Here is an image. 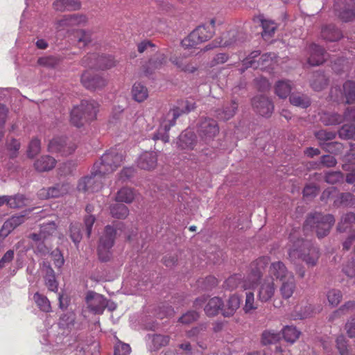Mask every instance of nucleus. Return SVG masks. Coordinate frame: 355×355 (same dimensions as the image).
<instances>
[{
  "instance_id": "6e6552de",
  "label": "nucleus",
  "mask_w": 355,
  "mask_h": 355,
  "mask_svg": "<svg viewBox=\"0 0 355 355\" xmlns=\"http://www.w3.org/2000/svg\"><path fill=\"white\" fill-rule=\"evenodd\" d=\"M123 227V223H118L116 229L111 225L105 226L98 246V255L101 261L106 262L110 259V249L114 244L116 230H121Z\"/></svg>"
},
{
  "instance_id": "1a4fd4ad",
  "label": "nucleus",
  "mask_w": 355,
  "mask_h": 355,
  "mask_svg": "<svg viewBox=\"0 0 355 355\" xmlns=\"http://www.w3.org/2000/svg\"><path fill=\"white\" fill-rule=\"evenodd\" d=\"M259 55L260 52L254 51L244 59L243 67L240 69L241 73H243L248 68L263 69L264 67L270 65L273 59L275 58V54L273 53H265L260 57Z\"/></svg>"
},
{
  "instance_id": "774afa93",
  "label": "nucleus",
  "mask_w": 355,
  "mask_h": 355,
  "mask_svg": "<svg viewBox=\"0 0 355 355\" xmlns=\"http://www.w3.org/2000/svg\"><path fill=\"white\" fill-rule=\"evenodd\" d=\"M199 318V314L196 311H189L183 314L179 319V322L182 324H189L196 321Z\"/></svg>"
},
{
  "instance_id": "e433bc0d",
  "label": "nucleus",
  "mask_w": 355,
  "mask_h": 355,
  "mask_svg": "<svg viewBox=\"0 0 355 355\" xmlns=\"http://www.w3.org/2000/svg\"><path fill=\"white\" fill-rule=\"evenodd\" d=\"M132 98L139 103L144 102L148 97L147 87L141 83H135L132 87Z\"/></svg>"
},
{
  "instance_id": "5701e85b",
  "label": "nucleus",
  "mask_w": 355,
  "mask_h": 355,
  "mask_svg": "<svg viewBox=\"0 0 355 355\" xmlns=\"http://www.w3.org/2000/svg\"><path fill=\"white\" fill-rule=\"evenodd\" d=\"M70 189L69 183L56 184L55 186L48 189H42L38 195L42 198H58L67 193Z\"/></svg>"
},
{
  "instance_id": "b1692460",
  "label": "nucleus",
  "mask_w": 355,
  "mask_h": 355,
  "mask_svg": "<svg viewBox=\"0 0 355 355\" xmlns=\"http://www.w3.org/2000/svg\"><path fill=\"white\" fill-rule=\"evenodd\" d=\"M309 56L308 63L311 66L322 64L326 60V52L324 49L315 44H311L308 48Z\"/></svg>"
},
{
  "instance_id": "6ab92c4d",
  "label": "nucleus",
  "mask_w": 355,
  "mask_h": 355,
  "mask_svg": "<svg viewBox=\"0 0 355 355\" xmlns=\"http://www.w3.org/2000/svg\"><path fill=\"white\" fill-rule=\"evenodd\" d=\"M275 291L276 286L273 280L266 278L259 284L257 298L261 302H268L274 297Z\"/></svg>"
},
{
  "instance_id": "09e8293b",
  "label": "nucleus",
  "mask_w": 355,
  "mask_h": 355,
  "mask_svg": "<svg viewBox=\"0 0 355 355\" xmlns=\"http://www.w3.org/2000/svg\"><path fill=\"white\" fill-rule=\"evenodd\" d=\"M292 85L289 81L279 80L275 87V94L281 98H286L290 94Z\"/></svg>"
},
{
  "instance_id": "2eb2a0df",
  "label": "nucleus",
  "mask_w": 355,
  "mask_h": 355,
  "mask_svg": "<svg viewBox=\"0 0 355 355\" xmlns=\"http://www.w3.org/2000/svg\"><path fill=\"white\" fill-rule=\"evenodd\" d=\"M330 96L334 101H339L341 98H345V103L352 104L355 101V82L347 80L343 84V92L337 87L331 88Z\"/></svg>"
},
{
  "instance_id": "423d86ee",
  "label": "nucleus",
  "mask_w": 355,
  "mask_h": 355,
  "mask_svg": "<svg viewBox=\"0 0 355 355\" xmlns=\"http://www.w3.org/2000/svg\"><path fill=\"white\" fill-rule=\"evenodd\" d=\"M124 161V155L122 152L116 149H110L104 153L100 160L94 163L96 171L105 175L115 171Z\"/></svg>"
},
{
  "instance_id": "603ef678",
  "label": "nucleus",
  "mask_w": 355,
  "mask_h": 355,
  "mask_svg": "<svg viewBox=\"0 0 355 355\" xmlns=\"http://www.w3.org/2000/svg\"><path fill=\"white\" fill-rule=\"evenodd\" d=\"M110 214L114 218L124 219L129 215V209L123 204H114L110 207Z\"/></svg>"
},
{
  "instance_id": "3c124183",
  "label": "nucleus",
  "mask_w": 355,
  "mask_h": 355,
  "mask_svg": "<svg viewBox=\"0 0 355 355\" xmlns=\"http://www.w3.org/2000/svg\"><path fill=\"white\" fill-rule=\"evenodd\" d=\"M314 135L318 140L320 146L323 148L327 141H331L336 138V133L334 131H328L327 130H320L315 132Z\"/></svg>"
},
{
  "instance_id": "4468645a",
  "label": "nucleus",
  "mask_w": 355,
  "mask_h": 355,
  "mask_svg": "<svg viewBox=\"0 0 355 355\" xmlns=\"http://www.w3.org/2000/svg\"><path fill=\"white\" fill-rule=\"evenodd\" d=\"M338 17L345 22L355 19V3L353 0H340L334 5Z\"/></svg>"
},
{
  "instance_id": "473e14b6",
  "label": "nucleus",
  "mask_w": 355,
  "mask_h": 355,
  "mask_svg": "<svg viewBox=\"0 0 355 355\" xmlns=\"http://www.w3.org/2000/svg\"><path fill=\"white\" fill-rule=\"evenodd\" d=\"M255 22L260 23L263 28L262 37L264 38L270 37L275 33L277 28L276 24L271 20L265 19L263 16L259 15L254 18Z\"/></svg>"
},
{
  "instance_id": "a211bd4d",
  "label": "nucleus",
  "mask_w": 355,
  "mask_h": 355,
  "mask_svg": "<svg viewBox=\"0 0 355 355\" xmlns=\"http://www.w3.org/2000/svg\"><path fill=\"white\" fill-rule=\"evenodd\" d=\"M88 308L95 314H102L107 306L105 298L98 293L89 291L86 295Z\"/></svg>"
},
{
  "instance_id": "a18cd8bd",
  "label": "nucleus",
  "mask_w": 355,
  "mask_h": 355,
  "mask_svg": "<svg viewBox=\"0 0 355 355\" xmlns=\"http://www.w3.org/2000/svg\"><path fill=\"white\" fill-rule=\"evenodd\" d=\"M289 100L292 105L302 108H306L311 105L309 97L302 94H292Z\"/></svg>"
},
{
  "instance_id": "864d4df0",
  "label": "nucleus",
  "mask_w": 355,
  "mask_h": 355,
  "mask_svg": "<svg viewBox=\"0 0 355 355\" xmlns=\"http://www.w3.org/2000/svg\"><path fill=\"white\" fill-rule=\"evenodd\" d=\"M33 300L36 303L37 306L42 311H44L45 313H49L51 311V306L50 301L44 295H42L37 292L33 295Z\"/></svg>"
},
{
  "instance_id": "c756f323",
  "label": "nucleus",
  "mask_w": 355,
  "mask_h": 355,
  "mask_svg": "<svg viewBox=\"0 0 355 355\" xmlns=\"http://www.w3.org/2000/svg\"><path fill=\"white\" fill-rule=\"evenodd\" d=\"M320 35L323 40L329 42L338 41L343 37L340 30L334 24L323 26L321 28Z\"/></svg>"
},
{
  "instance_id": "9d476101",
  "label": "nucleus",
  "mask_w": 355,
  "mask_h": 355,
  "mask_svg": "<svg viewBox=\"0 0 355 355\" xmlns=\"http://www.w3.org/2000/svg\"><path fill=\"white\" fill-rule=\"evenodd\" d=\"M82 65L85 67L99 70H107L116 65V61L112 55L89 53L84 56L81 60Z\"/></svg>"
},
{
  "instance_id": "0e129e2a",
  "label": "nucleus",
  "mask_w": 355,
  "mask_h": 355,
  "mask_svg": "<svg viewBox=\"0 0 355 355\" xmlns=\"http://www.w3.org/2000/svg\"><path fill=\"white\" fill-rule=\"evenodd\" d=\"M42 235L43 238L46 239L49 236H52L56 232L57 225L54 221H49L46 223H43L40 227Z\"/></svg>"
},
{
  "instance_id": "bb28decb",
  "label": "nucleus",
  "mask_w": 355,
  "mask_h": 355,
  "mask_svg": "<svg viewBox=\"0 0 355 355\" xmlns=\"http://www.w3.org/2000/svg\"><path fill=\"white\" fill-rule=\"evenodd\" d=\"M25 221L24 215H15L4 222L0 230V237L4 239L15 228L22 224Z\"/></svg>"
},
{
  "instance_id": "7ed1b4c3",
  "label": "nucleus",
  "mask_w": 355,
  "mask_h": 355,
  "mask_svg": "<svg viewBox=\"0 0 355 355\" xmlns=\"http://www.w3.org/2000/svg\"><path fill=\"white\" fill-rule=\"evenodd\" d=\"M288 257L291 262L302 259L308 266H316L320 257L319 250L311 242L304 239H297L288 251Z\"/></svg>"
},
{
  "instance_id": "f704fd0d",
  "label": "nucleus",
  "mask_w": 355,
  "mask_h": 355,
  "mask_svg": "<svg viewBox=\"0 0 355 355\" xmlns=\"http://www.w3.org/2000/svg\"><path fill=\"white\" fill-rule=\"evenodd\" d=\"M196 144V136L191 131L182 132L179 137L178 145L182 149H193Z\"/></svg>"
},
{
  "instance_id": "a19ab883",
  "label": "nucleus",
  "mask_w": 355,
  "mask_h": 355,
  "mask_svg": "<svg viewBox=\"0 0 355 355\" xmlns=\"http://www.w3.org/2000/svg\"><path fill=\"white\" fill-rule=\"evenodd\" d=\"M336 347L340 355H354L352 348L348 344V340L343 335L337 336Z\"/></svg>"
},
{
  "instance_id": "2f4dec72",
  "label": "nucleus",
  "mask_w": 355,
  "mask_h": 355,
  "mask_svg": "<svg viewBox=\"0 0 355 355\" xmlns=\"http://www.w3.org/2000/svg\"><path fill=\"white\" fill-rule=\"evenodd\" d=\"M55 164L56 160L53 157L43 155L35 162L34 167L39 172L49 171L55 167Z\"/></svg>"
},
{
  "instance_id": "ea45409f",
  "label": "nucleus",
  "mask_w": 355,
  "mask_h": 355,
  "mask_svg": "<svg viewBox=\"0 0 355 355\" xmlns=\"http://www.w3.org/2000/svg\"><path fill=\"white\" fill-rule=\"evenodd\" d=\"M170 61L180 71L193 73L196 67L184 58L171 57Z\"/></svg>"
},
{
  "instance_id": "338daca9",
  "label": "nucleus",
  "mask_w": 355,
  "mask_h": 355,
  "mask_svg": "<svg viewBox=\"0 0 355 355\" xmlns=\"http://www.w3.org/2000/svg\"><path fill=\"white\" fill-rule=\"evenodd\" d=\"M344 175L340 171L328 172L324 175V180L327 183L334 184L343 180Z\"/></svg>"
},
{
  "instance_id": "f3484780",
  "label": "nucleus",
  "mask_w": 355,
  "mask_h": 355,
  "mask_svg": "<svg viewBox=\"0 0 355 355\" xmlns=\"http://www.w3.org/2000/svg\"><path fill=\"white\" fill-rule=\"evenodd\" d=\"M252 105L257 113L265 117L270 116L274 110L271 101L262 95L254 96L252 100Z\"/></svg>"
},
{
  "instance_id": "ddd939ff",
  "label": "nucleus",
  "mask_w": 355,
  "mask_h": 355,
  "mask_svg": "<svg viewBox=\"0 0 355 355\" xmlns=\"http://www.w3.org/2000/svg\"><path fill=\"white\" fill-rule=\"evenodd\" d=\"M80 82L85 88L90 91L102 89L107 85L106 78L89 71L83 73Z\"/></svg>"
},
{
  "instance_id": "680f3d73",
  "label": "nucleus",
  "mask_w": 355,
  "mask_h": 355,
  "mask_svg": "<svg viewBox=\"0 0 355 355\" xmlns=\"http://www.w3.org/2000/svg\"><path fill=\"white\" fill-rule=\"evenodd\" d=\"M59 62V59L55 56L49 55L39 58L37 64L46 68H55Z\"/></svg>"
},
{
  "instance_id": "4c0bfd02",
  "label": "nucleus",
  "mask_w": 355,
  "mask_h": 355,
  "mask_svg": "<svg viewBox=\"0 0 355 355\" xmlns=\"http://www.w3.org/2000/svg\"><path fill=\"white\" fill-rule=\"evenodd\" d=\"M336 207H352L355 205V196L349 192L340 193L334 201Z\"/></svg>"
},
{
  "instance_id": "79ce46f5",
  "label": "nucleus",
  "mask_w": 355,
  "mask_h": 355,
  "mask_svg": "<svg viewBox=\"0 0 355 355\" xmlns=\"http://www.w3.org/2000/svg\"><path fill=\"white\" fill-rule=\"evenodd\" d=\"M354 311H355V301L346 302L339 309L333 312L329 320L334 321L335 319L340 318Z\"/></svg>"
},
{
  "instance_id": "4d7b16f0",
  "label": "nucleus",
  "mask_w": 355,
  "mask_h": 355,
  "mask_svg": "<svg viewBox=\"0 0 355 355\" xmlns=\"http://www.w3.org/2000/svg\"><path fill=\"white\" fill-rule=\"evenodd\" d=\"M170 341L169 336L155 334L152 337V343L155 350L159 349L161 347L166 346Z\"/></svg>"
},
{
  "instance_id": "052dcab7",
  "label": "nucleus",
  "mask_w": 355,
  "mask_h": 355,
  "mask_svg": "<svg viewBox=\"0 0 355 355\" xmlns=\"http://www.w3.org/2000/svg\"><path fill=\"white\" fill-rule=\"evenodd\" d=\"M338 135L341 139H352L355 135V125L345 124L343 125L338 130Z\"/></svg>"
},
{
  "instance_id": "c03bdc74",
  "label": "nucleus",
  "mask_w": 355,
  "mask_h": 355,
  "mask_svg": "<svg viewBox=\"0 0 355 355\" xmlns=\"http://www.w3.org/2000/svg\"><path fill=\"white\" fill-rule=\"evenodd\" d=\"M327 85L328 79L324 73L317 72L313 74V79L311 82V87L313 89L320 92L324 89Z\"/></svg>"
},
{
  "instance_id": "5fc2aeb1",
  "label": "nucleus",
  "mask_w": 355,
  "mask_h": 355,
  "mask_svg": "<svg viewBox=\"0 0 355 355\" xmlns=\"http://www.w3.org/2000/svg\"><path fill=\"white\" fill-rule=\"evenodd\" d=\"M280 339V334L274 330H265L261 335V343L264 345H270Z\"/></svg>"
},
{
  "instance_id": "393cba45",
  "label": "nucleus",
  "mask_w": 355,
  "mask_h": 355,
  "mask_svg": "<svg viewBox=\"0 0 355 355\" xmlns=\"http://www.w3.org/2000/svg\"><path fill=\"white\" fill-rule=\"evenodd\" d=\"M157 163V155L155 152L146 151L143 153L137 160V166L141 169L144 170H153L154 169Z\"/></svg>"
},
{
  "instance_id": "58836bf2",
  "label": "nucleus",
  "mask_w": 355,
  "mask_h": 355,
  "mask_svg": "<svg viewBox=\"0 0 355 355\" xmlns=\"http://www.w3.org/2000/svg\"><path fill=\"white\" fill-rule=\"evenodd\" d=\"M136 196L134 189L129 187L121 188L116 193L115 200L130 204L133 202Z\"/></svg>"
},
{
  "instance_id": "9b49d317",
  "label": "nucleus",
  "mask_w": 355,
  "mask_h": 355,
  "mask_svg": "<svg viewBox=\"0 0 355 355\" xmlns=\"http://www.w3.org/2000/svg\"><path fill=\"white\" fill-rule=\"evenodd\" d=\"M93 166L91 175L81 178L78 184L77 189L83 192H96L101 190L104 184L103 180L105 175L96 171Z\"/></svg>"
},
{
  "instance_id": "c9c22d12",
  "label": "nucleus",
  "mask_w": 355,
  "mask_h": 355,
  "mask_svg": "<svg viewBox=\"0 0 355 355\" xmlns=\"http://www.w3.org/2000/svg\"><path fill=\"white\" fill-rule=\"evenodd\" d=\"M223 306V300L219 297H214L208 301L204 310L207 315L215 316L218 314L220 311L222 312Z\"/></svg>"
},
{
  "instance_id": "cd10ccee",
  "label": "nucleus",
  "mask_w": 355,
  "mask_h": 355,
  "mask_svg": "<svg viewBox=\"0 0 355 355\" xmlns=\"http://www.w3.org/2000/svg\"><path fill=\"white\" fill-rule=\"evenodd\" d=\"M281 285L279 286V292L281 296L284 300L290 299L296 289V282L294 275H290L288 278L281 281Z\"/></svg>"
},
{
  "instance_id": "72a5a7b5",
  "label": "nucleus",
  "mask_w": 355,
  "mask_h": 355,
  "mask_svg": "<svg viewBox=\"0 0 355 355\" xmlns=\"http://www.w3.org/2000/svg\"><path fill=\"white\" fill-rule=\"evenodd\" d=\"M355 223V213L352 211L347 212L341 216L340 222L337 225V230L339 232H345L354 230L352 225Z\"/></svg>"
},
{
  "instance_id": "dca6fc26",
  "label": "nucleus",
  "mask_w": 355,
  "mask_h": 355,
  "mask_svg": "<svg viewBox=\"0 0 355 355\" xmlns=\"http://www.w3.org/2000/svg\"><path fill=\"white\" fill-rule=\"evenodd\" d=\"M87 21V18L84 15H63L60 19L56 21L55 28L58 31H60L69 27L85 25Z\"/></svg>"
},
{
  "instance_id": "6e6d98bb",
  "label": "nucleus",
  "mask_w": 355,
  "mask_h": 355,
  "mask_svg": "<svg viewBox=\"0 0 355 355\" xmlns=\"http://www.w3.org/2000/svg\"><path fill=\"white\" fill-rule=\"evenodd\" d=\"M257 308L258 306L255 302L254 293L251 291L247 292L245 294V304L243 308V311L245 313H250Z\"/></svg>"
},
{
  "instance_id": "f03ea898",
  "label": "nucleus",
  "mask_w": 355,
  "mask_h": 355,
  "mask_svg": "<svg viewBox=\"0 0 355 355\" xmlns=\"http://www.w3.org/2000/svg\"><path fill=\"white\" fill-rule=\"evenodd\" d=\"M182 108L180 107H174L171 109L162 121L157 132L154 134L153 139L156 140H162L164 143L169 141L168 131L171 128L174 126L177 119L182 114L190 112L196 107L195 103L189 101H182Z\"/></svg>"
},
{
  "instance_id": "f8f14e48",
  "label": "nucleus",
  "mask_w": 355,
  "mask_h": 355,
  "mask_svg": "<svg viewBox=\"0 0 355 355\" xmlns=\"http://www.w3.org/2000/svg\"><path fill=\"white\" fill-rule=\"evenodd\" d=\"M76 148V146L73 142L63 137H53L48 144V150L50 153L60 154L62 156L72 154Z\"/></svg>"
},
{
  "instance_id": "c85d7f7f",
  "label": "nucleus",
  "mask_w": 355,
  "mask_h": 355,
  "mask_svg": "<svg viewBox=\"0 0 355 355\" xmlns=\"http://www.w3.org/2000/svg\"><path fill=\"white\" fill-rule=\"evenodd\" d=\"M241 298L236 294L231 295L226 302L223 304L222 309V315L224 317H231L234 315L236 310L240 307Z\"/></svg>"
},
{
  "instance_id": "0eeeda50",
  "label": "nucleus",
  "mask_w": 355,
  "mask_h": 355,
  "mask_svg": "<svg viewBox=\"0 0 355 355\" xmlns=\"http://www.w3.org/2000/svg\"><path fill=\"white\" fill-rule=\"evenodd\" d=\"M215 22V19H211L209 24L198 26L182 40V46L187 49L193 48L211 39L214 33Z\"/></svg>"
},
{
  "instance_id": "bf43d9fd",
  "label": "nucleus",
  "mask_w": 355,
  "mask_h": 355,
  "mask_svg": "<svg viewBox=\"0 0 355 355\" xmlns=\"http://www.w3.org/2000/svg\"><path fill=\"white\" fill-rule=\"evenodd\" d=\"M327 297L329 303L331 306H336L340 302L343 298V294L340 290L333 288L327 292Z\"/></svg>"
},
{
  "instance_id": "69168bd1",
  "label": "nucleus",
  "mask_w": 355,
  "mask_h": 355,
  "mask_svg": "<svg viewBox=\"0 0 355 355\" xmlns=\"http://www.w3.org/2000/svg\"><path fill=\"white\" fill-rule=\"evenodd\" d=\"M41 150V141L37 138H33L29 143L27 150V155L30 158H33Z\"/></svg>"
},
{
  "instance_id": "39448f33",
  "label": "nucleus",
  "mask_w": 355,
  "mask_h": 355,
  "mask_svg": "<svg viewBox=\"0 0 355 355\" xmlns=\"http://www.w3.org/2000/svg\"><path fill=\"white\" fill-rule=\"evenodd\" d=\"M334 223L335 218L332 214L315 212L307 216L304 230L315 229L317 236L320 239L327 236Z\"/></svg>"
},
{
  "instance_id": "412c9836",
  "label": "nucleus",
  "mask_w": 355,
  "mask_h": 355,
  "mask_svg": "<svg viewBox=\"0 0 355 355\" xmlns=\"http://www.w3.org/2000/svg\"><path fill=\"white\" fill-rule=\"evenodd\" d=\"M166 62L167 55L162 51H158L143 66V71L146 76L150 75L155 70L162 67Z\"/></svg>"
},
{
  "instance_id": "e2e57ef3",
  "label": "nucleus",
  "mask_w": 355,
  "mask_h": 355,
  "mask_svg": "<svg viewBox=\"0 0 355 355\" xmlns=\"http://www.w3.org/2000/svg\"><path fill=\"white\" fill-rule=\"evenodd\" d=\"M337 164L336 159L330 155H325L320 157V163H315V166L313 168L320 169V165L323 166L331 168L334 167Z\"/></svg>"
},
{
  "instance_id": "49530a36",
  "label": "nucleus",
  "mask_w": 355,
  "mask_h": 355,
  "mask_svg": "<svg viewBox=\"0 0 355 355\" xmlns=\"http://www.w3.org/2000/svg\"><path fill=\"white\" fill-rule=\"evenodd\" d=\"M344 118L334 112H324L320 116V121L324 125H334L343 122Z\"/></svg>"
},
{
  "instance_id": "13d9d810",
  "label": "nucleus",
  "mask_w": 355,
  "mask_h": 355,
  "mask_svg": "<svg viewBox=\"0 0 355 355\" xmlns=\"http://www.w3.org/2000/svg\"><path fill=\"white\" fill-rule=\"evenodd\" d=\"M342 168L345 171H355V150H350L346 155L345 162L342 165Z\"/></svg>"
},
{
  "instance_id": "aec40b11",
  "label": "nucleus",
  "mask_w": 355,
  "mask_h": 355,
  "mask_svg": "<svg viewBox=\"0 0 355 355\" xmlns=\"http://www.w3.org/2000/svg\"><path fill=\"white\" fill-rule=\"evenodd\" d=\"M269 279L283 281L293 273L288 270L286 265L280 261L271 263L268 270Z\"/></svg>"
},
{
  "instance_id": "7c9ffc66",
  "label": "nucleus",
  "mask_w": 355,
  "mask_h": 355,
  "mask_svg": "<svg viewBox=\"0 0 355 355\" xmlns=\"http://www.w3.org/2000/svg\"><path fill=\"white\" fill-rule=\"evenodd\" d=\"M53 7L59 12L73 11L80 8L81 3L79 0H55Z\"/></svg>"
},
{
  "instance_id": "37998d69",
  "label": "nucleus",
  "mask_w": 355,
  "mask_h": 355,
  "mask_svg": "<svg viewBox=\"0 0 355 355\" xmlns=\"http://www.w3.org/2000/svg\"><path fill=\"white\" fill-rule=\"evenodd\" d=\"M74 40L80 47H84L92 42V33L83 29H78L73 33Z\"/></svg>"
},
{
  "instance_id": "8fccbe9b",
  "label": "nucleus",
  "mask_w": 355,
  "mask_h": 355,
  "mask_svg": "<svg viewBox=\"0 0 355 355\" xmlns=\"http://www.w3.org/2000/svg\"><path fill=\"white\" fill-rule=\"evenodd\" d=\"M301 332L294 326H286L282 329V335L284 340L291 343H294L300 337Z\"/></svg>"
},
{
  "instance_id": "de8ad7c7",
  "label": "nucleus",
  "mask_w": 355,
  "mask_h": 355,
  "mask_svg": "<svg viewBox=\"0 0 355 355\" xmlns=\"http://www.w3.org/2000/svg\"><path fill=\"white\" fill-rule=\"evenodd\" d=\"M27 199L22 194H17L12 196H6V204L12 209L21 208L26 205Z\"/></svg>"
},
{
  "instance_id": "4be33fe9",
  "label": "nucleus",
  "mask_w": 355,
  "mask_h": 355,
  "mask_svg": "<svg viewBox=\"0 0 355 355\" xmlns=\"http://www.w3.org/2000/svg\"><path fill=\"white\" fill-rule=\"evenodd\" d=\"M199 134L205 140L213 139L219 132L217 122L209 118L203 119L199 125Z\"/></svg>"
},
{
  "instance_id": "a878e982",
  "label": "nucleus",
  "mask_w": 355,
  "mask_h": 355,
  "mask_svg": "<svg viewBox=\"0 0 355 355\" xmlns=\"http://www.w3.org/2000/svg\"><path fill=\"white\" fill-rule=\"evenodd\" d=\"M238 110V103L235 100L224 104L222 109L216 111V116L219 120L227 121L232 118Z\"/></svg>"
},
{
  "instance_id": "f257e3e1",
  "label": "nucleus",
  "mask_w": 355,
  "mask_h": 355,
  "mask_svg": "<svg viewBox=\"0 0 355 355\" xmlns=\"http://www.w3.org/2000/svg\"><path fill=\"white\" fill-rule=\"evenodd\" d=\"M270 258L268 257H261L251 263L250 271L245 278L241 274H234L227 278L224 284L223 288L226 290L232 291L238 287L244 290L253 288L257 285L261 278L262 271L269 263Z\"/></svg>"
},
{
  "instance_id": "20e7f679",
  "label": "nucleus",
  "mask_w": 355,
  "mask_h": 355,
  "mask_svg": "<svg viewBox=\"0 0 355 355\" xmlns=\"http://www.w3.org/2000/svg\"><path fill=\"white\" fill-rule=\"evenodd\" d=\"M99 110V104L94 100H83L80 103L73 107L70 114V121L76 127H81L84 124L96 119Z\"/></svg>"
}]
</instances>
